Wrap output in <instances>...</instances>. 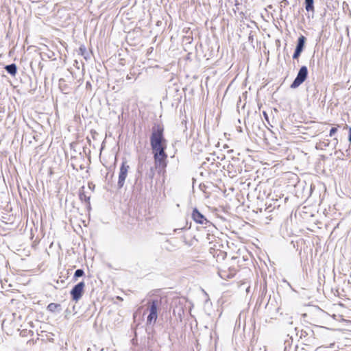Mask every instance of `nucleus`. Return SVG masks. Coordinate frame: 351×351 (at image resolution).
Segmentation results:
<instances>
[{"mask_svg":"<svg viewBox=\"0 0 351 351\" xmlns=\"http://www.w3.org/2000/svg\"><path fill=\"white\" fill-rule=\"evenodd\" d=\"M163 132L164 128L162 125H156L154 126L150 137V144L154 154L167 156L165 153L167 145Z\"/></svg>","mask_w":351,"mask_h":351,"instance_id":"obj_1","label":"nucleus"},{"mask_svg":"<svg viewBox=\"0 0 351 351\" xmlns=\"http://www.w3.org/2000/svg\"><path fill=\"white\" fill-rule=\"evenodd\" d=\"M158 301L153 300L149 303L147 311L149 315L147 317V324H154L156 323L158 318Z\"/></svg>","mask_w":351,"mask_h":351,"instance_id":"obj_2","label":"nucleus"},{"mask_svg":"<svg viewBox=\"0 0 351 351\" xmlns=\"http://www.w3.org/2000/svg\"><path fill=\"white\" fill-rule=\"evenodd\" d=\"M130 166L126 161L122 162L119 174V179L117 182V187L119 189H121L125 184V179L128 176Z\"/></svg>","mask_w":351,"mask_h":351,"instance_id":"obj_3","label":"nucleus"},{"mask_svg":"<svg viewBox=\"0 0 351 351\" xmlns=\"http://www.w3.org/2000/svg\"><path fill=\"white\" fill-rule=\"evenodd\" d=\"M307 75H308L307 67L306 66H302L300 68V69L297 75L296 78L294 80V81L291 84V87L293 88L298 87L300 84H302L306 80Z\"/></svg>","mask_w":351,"mask_h":351,"instance_id":"obj_4","label":"nucleus"},{"mask_svg":"<svg viewBox=\"0 0 351 351\" xmlns=\"http://www.w3.org/2000/svg\"><path fill=\"white\" fill-rule=\"evenodd\" d=\"M84 287L85 283L84 282H80L73 287L70 292L73 301L77 302L82 297L84 292Z\"/></svg>","mask_w":351,"mask_h":351,"instance_id":"obj_5","label":"nucleus"},{"mask_svg":"<svg viewBox=\"0 0 351 351\" xmlns=\"http://www.w3.org/2000/svg\"><path fill=\"white\" fill-rule=\"evenodd\" d=\"M90 187L88 186L86 188L84 186H82L80 189L79 197L81 201L84 202L88 206L90 205Z\"/></svg>","mask_w":351,"mask_h":351,"instance_id":"obj_6","label":"nucleus"},{"mask_svg":"<svg viewBox=\"0 0 351 351\" xmlns=\"http://www.w3.org/2000/svg\"><path fill=\"white\" fill-rule=\"evenodd\" d=\"M191 217L197 223L205 224L207 222L206 218L197 208L193 210Z\"/></svg>","mask_w":351,"mask_h":351,"instance_id":"obj_7","label":"nucleus"},{"mask_svg":"<svg viewBox=\"0 0 351 351\" xmlns=\"http://www.w3.org/2000/svg\"><path fill=\"white\" fill-rule=\"evenodd\" d=\"M154 159L156 167L165 169L167 167V156L154 154Z\"/></svg>","mask_w":351,"mask_h":351,"instance_id":"obj_8","label":"nucleus"},{"mask_svg":"<svg viewBox=\"0 0 351 351\" xmlns=\"http://www.w3.org/2000/svg\"><path fill=\"white\" fill-rule=\"evenodd\" d=\"M47 310L52 313L60 312L62 310L61 305L58 303H50L47 306Z\"/></svg>","mask_w":351,"mask_h":351,"instance_id":"obj_9","label":"nucleus"},{"mask_svg":"<svg viewBox=\"0 0 351 351\" xmlns=\"http://www.w3.org/2000/svg\"><path fill=\"white\" fill-rule=\"evenodd\" d=\"M305 42H306V38L302 35L300 36L298 38V44H297L295 49L302 52Z\"/></svg>","mask_w":351,"mask_h":351,"instance_id":"obj_10","label":"nucleus"},{"mask_svg":"<svg viewBox=\"0 0 351 351\" xmlns=\"http://www.w3.org/2000/svg\"><path fill=\"white\" fill-rule=\"evenodd\" d=\"M314 1L313 0H305V9L307 12H314Z\"/></svg>","mask_w":351,"mask_h":351,"instance_id":"obj_11","label":"nucleus"},{"mask_svg":"<svg viewBox=\"0 0 351 351\" xmlns=\"http://www.w3.org/2000/svg\"><path fill=\"white\" fill-rule=\"evenodd\" d=\"M5 69L10 74L13 76L16 75L17 71L16 66L14 64L7 65Z\"/></svg>","mask_w":351,"mask_h":351,"instance_id":"obj_12","label":"nucleus"},{"mask_svg":"<svg viewBox=\"0 0 351 351\" xmlns=\"http://www.w3.org/2000/svg\"><path fill=\"white\" fill-rule=\"evenodd\" d=\"M84 274V272L82 269H77L74 274V278H77L81 277Z\"/></svg>","mask_w":351,"mask_h":351,"instance_id":"obj_13","label":"nucleus"},{"mask_svg":"<svg viewBox=\"0 0 351 351\" xmlns=\"http://www.w3.org/2000/svg\"><path fill=\"white\" fill-rule=\"evenodd\" d=\"M301 53H302V51L295 49L294 51V53L293 55V58L298 59L299 58V56H300Z\"/></svg>","mask_w":351,"mask_h":351,"instance_id":"obj_14","label":"nucleus"},{"mask_svg":"<svg viewBox=\"0 0 351 351\" xmlns=\"http://www.w3.org/2000/svg\"><path fill=\"white\" fill-rule=\"evenodd\" d=\"M337 132V128L333 127L330 129L329 136H332Z\"/></svg>","mask_w":351,"mask_h":351,"instance_id":"obj_15","label":"nucleus"},{"mask_svg":"<svg viewBox=\"0 0 351 351\" xmlns=\"http://www.w3.org/2000/svg\"><path fill=\"white\" fill-rule=\"evenodd\" d=\"M238 270H239V269L237 267H234L233 266V268H232V269L231 271L230 276H234L236 274V273L238 271Z\"/></svg>","mask_w":351,"mask_h":351,"instance_id":"obj_16","label":"nucleus"},{"mask_svg":"<svg viewBox=\"0 0 351 351\" xmlns=\"http://www.w3.org/2000/svg\"><path fill=\"white\" fill-rule=\"evenodd\" d=\"M348 138H351V127L348 128Z\"/></svg>","mask_w":351,"mask_h":351,"instance_id":"obj_17","label":"nucleus"}]
</instances>
